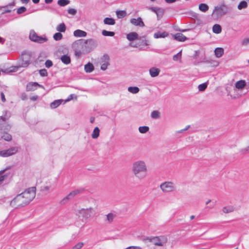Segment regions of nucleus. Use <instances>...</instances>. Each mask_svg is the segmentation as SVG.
<instances>
[{"mask_svg":"<svg viewBox=\"0 0 249 249\" xmlns=\"http://www.w3.org/2000/svg\"><path fill=\"white\" fill-rule=\"evenodd\" d=\"M36 188L32 186L16 196L10 202L13 207H22L29 204L35 197Z\"/></svg>","mask_w":249,"mask_h":249,"instance_id":"obj_1","label":"nucleus"},{"mask_svg":"<svg viewBox=\"0 0 249 249\" xmlns=\"http://www.w3.org/2000/svg\"><path fill=\"white\" fill-rule=\"evenodd\" d=\"M131 170L134 177L141 180L147 177L149 169L147 163L144 160H138L132 163Z\"/></svg>","mask_w":249,"mask_h":249,"instance_id":"obj_2","label":"nucleus"},{"mask_svg":"<svg viewBox=\"0 0 249 249\" xmlns=\"http://www.w3.org/2000/svg\"><path fill=\"white\" fill-rule=\"evenodd\" d=\"M247 86V81L245 79H239L234 84V89L229 90L228 94L232 99H237L242 96V92Z\"/></svg>","mask_w":249,"mask_h":249,"instance_id":"obj_3","label":"nucleus"},{"mask_svg":"<svg viewBox=\"0 0 249 249\" xmlns=\"http://www.w3.org/2000/svg\"><path fill=\"white\" fill-rule=\"evenodd\" d=\"M58 51L61 54L60 59L61 62L66 65H70L71 62V58L69 47L63 46Z\"/></svg>","mask_w":249,"mask_h":249,"instance_id":"obj_4","label":"nucleus"},{"mask_svg":"<svg viewBox=\"0 0 249 249\" xmlns=\"http://www.w3.org/2000/svg\"><path fill=\"white\" fill-rule=\"evenodd\" d=\"M99 65L100 69L102 71L107 70L110 66L111 57L109 54L104 53L101 56L99 59Z\"/></svg>","mask_w":249,"mask_h":249,"instance_id":"obj_5","label":"nucleus"},{"mask_svg":"<svg viewBox=\"0 0 249 249\" xmlns=\"http://www.w3.org/2000/svg\"><path fill=\"white\" fill-rule=\"evenodd\" d=\"M75 214L79 218H88L93 215V210L90 208H77L75 210Z\"/></svg>","mask_w":249,"mask_h":249,"instance_id":"obj_6","label":"nucleus"},{"mask_svg":"<svg viewBox=\"0 0 249 249\" xmlns=\"http://www.w3.org/2000/svg\"><path fill=\"white\" fill-rule=\"evenodd\" d=\"M160 190L164 193H167L173 192L175 190L176 187L174 182L166 181L162 182L160 185Z\"/></svg>","mask_w":249,"mask_h":249,"instance_id":"obj_7","label":"nucleus"},{"mask_svg":"<svg viewBox=\"0 0 249 249\" xmlns=\"http://www.w3.org/2000/svg\"><path fill=\"white\" fill-rule=\"evenodd\" d=\"M145 241H150L154 242L155 245L159 246H164L167 241V238L165 236H160L156 237H148L145 239Z\"/></svg>","mask_w":249,"mask_h":249,"instance_id":"obj_8","label":"nucleus"},{"mask_svg":"<svg viewBox=\"0 0 249 249\" xmlns=\"http://www.w3.org/2000/svg\"><path fill=\"white\" fill-rule=\"evenodd\" d=\"M29 38L33 41L38 43L45 42L48 40V39L46 37L39 36L34 30L30 31Z\"/></svg>","mask_w":249,"mask_h":249,"instance_id":"obj_9","label":"nucleus"},{"mask_svg":"<svg viewBox=\"0 0 249 249\" xmlns=\"http://www.w3.org/2000/svg\"><path fill=\"white\" fill-rule=\"evenodd\" d=\"M17 152L18 148L17 147H11L9 149L0 151V156L2 157H8L15 154Z\"/></svg>","mask_w":249,"mask_h":249,"instance_id":"obj_10","label":"nucleus"},{"mask_svg":"<svg viewBox=\"0 0 249 249\" xmlns=\"http://www.w3.org/2000/svg\"><path fill=\"white\" fill-rule=\"evenodd\" d=\"M116 217V214L113 213H108L104 217V220L107 224L112 223Z\"/></svg>","mask_w":249,"mask_h":249,"instance_id":"obj_11","label":"nucleus"},{"mask_svg":"<svg viewBox=\"0 0 249 249\" xmlns=\"http://www.w3.org/2000/svg\"><path fill=\"white\" fill-rule=\"evenodd\" d=\"M81 42L80 41H76L72 44V48L74 49L75 55L76 56H80L82 52L78 50V47L81 45Z\"/></svg>","mask_w":249,"mask_h":249,"instance_id":"obj_12","label":"nucleus"},{"mask_svg":"<svg viewBox=\"0 0 249 249\" xmlns=\"http://www.w3.org/2000/svg\"><path fill=\"white\" fill-rule=\"evenodd\" d=\"M240 149L244 152H249V138L245 140L240 145Z\"/></svg>","mask_w":249,"mask_h":249,"instance_id":"obj_13","label":"nucleus"},{"mask_svg":"<svg viewBox=\"0 0 249 249\" xmlns=\"http://www.w3.org/2000/svg\"><path fill=\"white\" fill-rule=\"evenodd\" d=\"M149 72L152 77H155L159 75L160 70L157 67H151L149 70Z\"/></svg>","mask_w":249,"mask_h":249,"instance_id":"obj_14","label":"nucleus"},{"mask_svg":"<svg viewBox=\"0 0 249 249\" xmlns=\"http://www.w3.org/2000/svg\"><path fill=\"white\" fill-rule=\"evenodd\" d=\"M40 87L41 86L37 83L30 82L27 84L26 88L29 91H33L37 89Z\"/></svg>","mask_w":249,"mask_h":249,"instance_id":"obj_15","label":"nucleus"},{"mask_svg":"<svg viewBox=\"0 0 249 249\" xmlns=\"http://www.w3.org/2000/svg\"><path fill=\"white\" fill-rule=\"evenodd\" d=\"M62 104H64L63 100H56L53 101L50 104V107L52 109H54L58 107Z\"/></svg>","mask_w":249,"mask_h":249,"instance_id":"obj_16","label":"nucleus"},{"mask_svg":"<svg viewBox=\"0 0 249 249\" xmlns=\"http://www.w3.org/2000/svg\"><path fill=\"white\" fill-rule=\"evenodd\" d=\"M139 36L136 32H130L126 35V38L129 41H133L138 38Z\"/></svg>","mask_w":249,"mask_h":249,"instance_id":"obj_17","label":"nucleus"},{"mask_svg":"<svg viewBox=\"0 0 249 249\" xmlns=\"http://www.w3.org/2000/svg\"><path fill=\"white\" fill-rule=\"evenodd\" d=\"M224 53V49L221 47L216 48L214 50V54L216 58L221 57Z\"/></svg>","mask_w":249,"mask_h":249,"instance_id":"obj_18","label":"nucleus"},{"mask_svg":"<svg viewBox=\"0 0 249 249\" xmlns=\"http://www.w3.org/2000/svg\"><path fill=\"white\" fill-rule=\"evenodd\" d=\"M73 36L76 37H83L87 36V33L81 30H76L73 32Z\"/></svg>","mask_w":249,"mask_h":249,"instance_id":"obj_19","label":"nucleus"},{"mask_svg":"<svg viewBox=\"0 0 249 249\" xmlns=\"http://www.w3.org/2000/svg\"><path fill=\"white\" fill-rule=\"evenodd\" d=\"M235 210V207L231 205H226L222 208V212L224 213H229Z\"/></svg>","mask_w":249,"mask_h":249,"instance_id":"obj_20","label":"nucleus"},{"mask_svg":"<svg viewBox=\"0 0 249 249\" xmlns=\"http://www.w3.org/2000/svg\"><path fill=\"white\" fill-rule=\"evenodd\" d=\"M18 67L17 66H11L9 68H7L4 70H0V74H1V72H4L5 73H10L13 72H15L18 71Z\"/></svg>","mask_w":249,"mask_h":249,"instance_id":"obj_21","label":"nucleus"},{"mask_svg":"<svg viewBox=\"0 0 249 249\" xmlns=\"http://www.w3.org/2000/svg\"><path fill=\"white\" fill-rule=\"evenodd\" d=\"M130 22L132 24L136 26L142 27L144 25L143 22L140 18L131 19Z\"/></svg>","mask_w":249,"mask_h":249,"instance_id":"obj_22","label":"nucleus"},{"mask_svg":"<svg viewBox=\"0 0 249 249\" xmlns=\"http://www.w3.org/2000/svg\"><path fill=\"white\" fill-rule=\"evenodd\" d=\"M140 89L137 86H129L127 88V91L132 94H136L140 92Z\"/></svg>","mask_w":249,"mask_h":249,"instance_id":"obj_23","label":"nucleus"},{"mask_svg":"<svg viewBox=\"0 0 249 249\" xmlns=\"http://www.w3.org/2000/svg\"><path fill=\"white\" fill-rule=\"evenodd\" d=\"M168 34L166 32H157L154 34L155 38H164L168 36Z\"/></svg>","mask_w":249,"mask_h":249,"instance_id":"obj_24","label":"nucleus"},{"mask_svg":"<svg viewBox=\"0 0 249 249\" xmlns=\"http://www.w3.org/2000/svg\"><path fill=\"white\" fill-rule=\"evenodd\" d=\"M174 38L179 41H184L186 39V37L181 33H178L174 35Z\"/></svg>","mask_w":249,"mask_h":249,"instance_id":"obj_25","label":"nucleus"},{"mask_svg":"<svg viewBox=\"0 0 249 249\" xmlns=\"http://www.w3.org/2000/svg\"><path fill=\"white\" fill-rule=\"evenodd\" d=\"M94 69V67L93 64L91 63H88L84 66V70L87 72H91L93 71Z\"/></svg>","mask_w":249,"mask_h":249,"instance_id":"obj_26","label":"nucleus"},{"mask_svg":"<svg viewBox=\"0 0 249 249\" xmlns=\"http://www.w3.org/2000/svg\"><path fill=\"white\" fill-rule=\"evenodd\" d=\"M100 131V130L98 127L94 128L91 133V138L93 139H97L99 136Z\"/></svg>","mask_w":249,"mask_h":249,"instance_id":"obj_27","label":"nucleus"},{"mask_svg":"<svg viewBox=\"0 0 249 249\" xmlns=\"http://www.w3.org/2000/svg\"><path fill=\"white\" fill-rule=\"evenodd\" d=\"M1 138L6 141H10L12 139V135L7 132H3L1 135Z\"/></svg>","mask_w":249,"mask_h":249,"instance_id":"obj_28","label":"nucleus"},{"mask_svg":"<svg viewBox=\"0 0 249 249\" xmlns=\"http://www.w3.org/2000/svg\"><path fill=\"white\" fill-rule=\"evenodd\" d=\"M56 30L60 32H65L66 30V26L64 23H61L56 26Z\"/></svg>","mask_w":249,"mask_h":249,"instance_id":"obj_29","label":"nucleus"},{"mask_svg":"<svg viewBox=\"0 0 249 249\" xmlns=\"http://www.w3.org/2000/svg\"><path fill=\"white\" fill-rule=\"evenodd\" d=\"M248 6V3L245 0H242L239 2L237 6V8L239 10H242L245 9Z\"/></svg>","mask_w":249,"mask_h":249,"instance_id":"obj_30","label":"nucleus"},{"mask_svg":"<svg viewBox=\"0 0 249 249\" xmlns=\"http://www.w3.org/2000/svg\"><path fill=\"white\" fill-rule=\"evenodd\" d=\"M138 130L140 133L144 134L149 131V127L147 126H141L139 127Z\"/></svg>","mask_w":249,"mask_h":249,"instance_id":"obj_31","label":"nucleus"},{"mask_svg":"<svg viewBox=\"0 0 249 249\" xmlns=\"http://www.w3.org/2000/svg\"><path fill=\"white\" fill-rule=\"evenodd\" d=\"M102 34L105 36L112 37L115 35V33L113 32L108 31L105 30H103L102 31Z\"/></svg>","mask_w":249,"mask_h":249,"instance_id":"obj_32","label":"nucleus"},{"mask_svg":"<svg viewBox=\"0 0 249 249\" xmlns=\"http://www.w3.org/2000/svg\"><path fill=\"white\" fill-rule=\"evenodd\" d=\"M104 23L105 24L112 25L115 24V20L113 18H107L104 19Z\"/></svg>","mask_w":249,"mask_h":249,"instance_id":"obj_33","label":"nucleus"},{"mask_svg":"<svg viewBox=\"0 0 249 249\" xmlns=\"http://www.w3.org/2000/svg\"><path fill=\"white\" fill-rule=\"evenodd\" d=\"M213 31L215 34H219L221 32V27L219 25L215 24L213 27Z\"/></svg>","mask_w":249,"mask_h":249,"instance_id":"obj_34","label":"nucleus"},{"mask_svg":"<svg viewBox=\"0 0 249 249\" xmlns=\"http://www.w3.org/2000/svg\"><path fill=\"white\" fill-rule=\"evenodd\" d=\"M63 38V35L61 33L59 32H57L55 33L53 36V38L55 41H59L62 39Z\"/></svg>","mask_w":249,"mask_h":249,"instance_id":"obj_35","label":"nucleus"},{"mask_svg":"<svg viewBox=\"0 0 249 249\" xmlns=\"http://www.w3.org/2000/svg\"><path fill=\"white\" fill-rule=\"evenodd\" d=\"M160 112L158 110L153 111L151 113V117L153 119H158L160 117Z\"/></svg>","mask_w":249,"mask_h":249,"instance_id":"obj_36","label":"nucleus"},{"mask_svg":"<svg viewBox=\"0 0 249 249\" xmlns=\"http://www.w3.org/2000/svg\"><path fill=\"white\" fill-rule=\"evenodd\" d=\"M70 1L69 0H59L57 3L61 6H65L69 4Z\"/></svg>","mask_w":249,"mask_h":249,"instance_id":"obj_37","label":"nucleus"},{"mask_svg":"<svg viewBox=\"0 0 249 249\" xmlns=\"http://www.w3.org/2000/svg\"><path fill=\"white\" fill-rule=\"evenodd\" d=\"M208 6L206 4L202 3L199 5V10L203 12L207 11L208 10Z\"/></svg>","mask_w":249,"mask_h":249,"instance_id":"obj_38","label":"nucleus"},{"mask_svg":"<svg viewBox=\"0 0 249 249\" xmlns=\"http://www.w3.org/2000/svg\"><path fill=\"white\" fill-rule=\"evenodd\" d=\"M84 243L80 242L76 244L72 248V249H81L84 246Z\"/></svg>","mask_w":249,"mask_h":249,"instance_id":"obj_39","label":"nucleus"},{"mask_svg":"<svg viewBox=\"0 0 249 249\" xmlns=\"http://www.w3.org/2000/svg\"><path fill=\"white\" fill-rule=\"evenodd\" d=\"M118 18H123L126 16V13L124 11H118L116 13Z\"/></svg>","mask_w":249,"mask_h":249,"instance_id":"obj_40","label":"nucleus"},{"mask_svg":"<svg viewBox=\"0 0 249 249\" xmlns=\"http://www.w3.org/2000/svg\"><path fill=\"white\" fill-rule=\"evenodd\" d=\"M207 85L206 84L203 83V84H200L198 86V89L199 91H202L206 89L207 88Z\"/></svg>","mask_w":249,"mask_h":249,"instance_id":"obj_41","label":"nucleus"},{"mask_svg":"<svg viewBox=\"0 0 249 249\" xmlns=\"http://www.w3.org/2000/svg\"><path fill=\"white\" fill-rule=\"evenodd\" d=\"M68 12L71 15H75L77 13V10L74 8H69L68 10Z\"/></svg>","mask_w":249,"mask_h":249,"instance_id":"obj_42","label":"nucleus"},{"mask_svg":"<svg viewBox=\"0 0 249 249\" xmlns=\"http://www.w3.org/2000/svg\"><path fill=\"white\" fill-rule=\"evenodd\" d=\"M242 44L244 46H248L249 45V38H245L242 41Z\"/></svg>","mask_w":249,"mask_h":249,"instance_id":"obj_43","label":"nucleus"},{"mask_svg":"<svg viewBox=\"0 0 249 249\" xmlns=\"http://www.w3.org/2000/svg\"><path fill=\"white\" fill-rule=\"evenodd\" d=\"M39 72L41 76H47L48 74L47 71L45 69L40 70Z\"/></svg>","mask_w":249,"mask_h":249,"instance_id":"obj_44","label":"nucleus"},{"mask_svg":"<svg viewBox=\"0 0 249 249\" xmlns=\"http://www.w3.org/2000/svg\"><path fill=\"white\" fill-rule=\"evenodd\" d=\"M26 11V8L25 7H21L18 9L17 10V13L18 14H22L23 13H24Z\"/></svg>","mask_w":249,"mask_h":249,"instance_id":"obj_45","label":"nucleus"},{"mask_svg":"<svg viewBox=\"0 0 249 249\" xmlns=\"http://www.w3.org/2000/svg\"><path fill=\"white\" fill-rule=\"evenodd\" d=\"M75 97L71 94V95H70L68 98L67 99H66L65 100H64V104H66V103H67L68 102H69L71 100H73V99H75Z\"/></svg>","mask_w":249,"mask_h":249,"instance_id":"obj_46","label":"nucleus"},{"mask_svg":"<svg viewBox=\"0 0 249 249\" xmlns=\"http://www.w3.org/2000/svg\"><path fill=\"white\" fill-rule=\"evenodd\" d=\"M180 58H181V53H178L177 54L174 55L173 57V59L174 61H177L180 60Z\"/></svg>","mask_w":249,"mask_h":249,"instance_id":"obj_47","label":"nucleus"},{"mask_svg":"<svg viewBox=\"0 0 249 249\" xmlns=\"http://www.w3.org/2000/svg\"><path fill=\"white\" fill-rule=\"evenodd\" d=\"M53 65V62L50 60H48L45 62V66L47 68H50Z\"/></svg>","mask_w":249,"mask_h":249,"instance_id":"obj_48","label":"nucleus"},{"mask_svg":"<svg viewBox=\"0 0 249 249\" xmlns=\"http://www.w3.org/2000/svg\"><path fill=\"white\" fill-rule=\"evenodd\" d=\"M211 65L213 67H217L219 65V62H218L217 61H213L211 63Z\"/></svg>","mask_w":249,"mask_h":249,"instance_id":"obj_49","label":"nucleus"},{"mask_svg":"<svg viewBox=\"0 0 249 249\" xmlns=\"http://www.w3.org/2000/svg\"><path fill=\"white\" fill-rule=\"evenodd\" d=\"M127 249H142V248L140 246H135L129 247Z\"/></svg>","mask_w":249,"mask_h":249,"instance_id":"obj_50","label":"nucleus"},{"mask_svg":"<svg viewBox=\"0 0 249 249\" xmlns=\"http://www.w3.org/2000/svg\"><path fill=\"white\" fill-rule=\"evenodd\" d=\"M212 203V200L210 199H208L205 201V205L207 206H210Z\"/></svg>","mask_w":249,"mask_h":249,"instance_id":"obj_51","label":"nucleus"},{"mask_svg":"<svg viewBox=\"0 0 249 249\" xmlns=\"http://www.w3.org/2000/svg\"><path fill=\"white\" fill-rule=\"evenodd\" d=\"M38 98V96H36V95H33V96H32L31 97H30V99L32 101H36L37 100Z\"/></svg>","mask_w":249,"mask_h":249,"instance_id":"obj_52","label":"nucleus"},{"mask_svg":"<svg viewBox=\"0 0 249 249\" xmlns=\"http://www.w3.org/2000/svg\"><path fill=\"white\" fill-rule=\"evenodd\" d=\"M53 0H45V2L46 3L49 4L52 2Z\"/></svg>","mask_w":249,"mask_h":249,"instance_id":"obj_53","label":"nucleus"},{"mask_svg":"<svg viewBox=\"0 0 249 249\" xmlns=\"http://www.w3.org/2000/svg\"><path fill=\"white\" fill-rule=\"evenodd\" d=\"M176 0H165L168 3H172L175 1Z\"/></svg>","mask_w":249,"mask_h":249,"instance_id":"obj_54","label":"nucleus"},{"mask_svg":"<svg viewBox=\"0 0 249 249\" xmlns=\"http://www.w3.org/2000/svg\"><path fill=\"white\" fill-rule=\"evenodd\" d=\"M39 0H32L34 3H38L39 2Z\"/></svg>","mask_w":249,"mask_h":249,"instance_id":"obj_55","label":"nucleus"},{"mask_svg":"<svg viewBox=\"0 0 249 249\" xmlns=\"http://www.w3.org/2000/svg\"><path fill=\"white\" fill-rule=\"evenodd\" d=\"M21 1H22V2H23V3H27V2L29 1V0H21Z\"/></svg>","mask_w":249,"mask_h":249,"instance_id":"obj_56","label":"nucleus"},{"mask_svg":"<svg viewBox=\"0 0 249 249\" xmlns=\"http://www.w3.org/2000/svg\"><path fill=\"white\" fill-rule=\"evenodd\" d=\"M75 195H76V192H71V193L70 194L69 196Z\"/></svg>","mask_w":249,"mask_h":249,"instance_id":"obj_57","label":"nucleus"},{"mask_svg":"<svg viewBox=\"0 0 249 249\" xmlns=\"http://www.w3.org/2000/svg\"><path fill=\"white\" fill-rule=\"evenodd\" d=\"M2 41V38L0 37V42H1Z\"/></svg>","mask_w":249,"mask_h":249,"instance_id":"obj_58","label":"nucleus"},{"mask_svg":"<svg viewBox=\"0 0 249 249\" xmlns=\"http://www.w3.org/2000/svg\"><path fill=\"white\" fill-rule=\"evenodd\" d=\"M248 63H249V60H248Z\"/></svg>","mask_w":249,"mask_h":249,"instance_id":"obj_59","label":"nucleus"}]
</instances>
